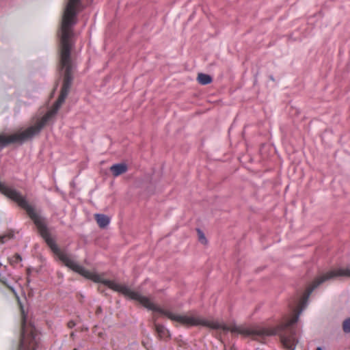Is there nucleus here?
<instances>
[{
    "instance_id": "1a4fd4ad",
    "label": "nucleus",
    "mask_w": 350,
    "mask_h": 350,
    "mask_svg": "<svg viewBox=\"0 0 350 350\" xmlns=\"http://www.w3.org/2000/svg\"><path fill=\"white\" fill-rule=\"evenodd\" d=\"M21 261H22L21 256L19 254H16L13 256L12 259L11 260V263L12 264H17Z\"/></svg>"
},
{
    "instance_id": "39448f33",
    "label": "nucleus",
    "mask_w": 350,
    "mask_h": 350,
    "mask_svg": "<svg viewBox=\"0 0 350 350\" xmlns=\"http://www.w3.org/2000/svg\"><path fill=\"white\" fill-rule=\"evenodd\" d=\"M155 329L158 334V336L161 338H166L170 337V332L166 327L162 325L156 324Z\"/></svg>"
},
{
    "instance_id": "423d86ee",
    "label": "nucleus",
    "mask_w": 350,
    "mask_h": 350,
    "mask_svg": "<svg viewBox=\"0 0 350 350\" xmlns=\"http://www.w3.org/2000/svg\"><path fill=\"white\" fill-rule=\"evenodd\" d=\"M197 79L201 85H207L212 82V77L209 75L204 73H199Z\"/></svg>"
},
{
    "instance_id": "9d476101",
    "label": "nucleus",
    "mask_w": 350,
    "mask_h": 350,
    "mask_svg": "<svg viewBox=\"0 0 350 350\" xmlns=\"http://www.w3.org/2000/svg\"><path fill=\"white\" fill-rule=\"evenodd\" d=\"M75 325V323L73 321H70L68 323V326L70 328H72Z\"/></svg>"
},
{
    "instance_id": "0eeeda50",
    "label": "nucleus",
    "mask_w": 350,
    "mask_h": 350,
    "mask_svg": "<svg viewBox=\"0 0 350 350\" xmlns=\"http://www.w3.org/2000/svg\"><path fill=\"white\" fill-rule=\"evenodd\" d=\"M342 330L345 333H350V317L342 322Z\"/></svg>"
},
{
    "instance_id": "f03ea898",
    "label": "nucleus",
    "mask_w": 350,
    "mask_h": 350,
    "mask_svg": "<svg viewBox=\"0 0 350 350\" xmlns=\"http://www.w3.org/2000/svg\"><path fill=\"white\" fill-rule=\"evenodd\" d=\"M40 340L39 334L31 325H27L23 311L22 333L18 350H36Z\"/></svg>"
},
{
    "instance_id": "6e6552de",
    "label": "nucleus",
    "mask_w": 350,
    "mask_h": 350,
    "mask_svg": "<svg viewBox=\"0 0 350 350\" xmlns=\"http://www.w3.org/2000/svg\"><path fill=\"white\" fill-rule=\"evenodd\" d=\"M198 239L202 243H206L207 240L202 230L198 229Z\"/></svg>"
},
{
    "instance_id": "f257e3e1",
    "label": "nucleus",
    "mask_w": 350,
    "mask_h": 350,
    "mask_svg": "<svg viewBox=\"0 0 350 350\" xmlns=\"http://www.w3.org/2000/svg\"><path fill=\"white\" fill-rule=\"evenodd\" d=\"M72 38H59L60 41V66L64 72V81L61 92L53 108L50 109L36 124L27 129L14 133L9 137L0 135V150L11 143L23 142L30 139L40 133L42 128L55 116L61 105L67 97L72 81V63L70 52L74 46ZM0 192L15 201L18 206L25 210L29 217L36 226L41 237L44 239L49 247L58 258L68 267L80 273L81 275L96 282L103 283L115 291L122 293V284L115 281L104 279L96 273L91 272L79 265L68 254L62 252L51 237L47 228L46 219L42 215V211L30 204L26 198L15 189L7 186L0 181Z\"/></svg>"
},
{
    "instance_id": "20e7f679",
    "label": "nucleus",
    "mask_w": 350,
    "mask_h": 350,
    "mask_svg": "<svg viewBox=\"0 0 350 350\" xmlns=\"http://www.w3.org/2000/svg\"><path fill=\"white\" fill-rule=\"evenodd\" d=\"M95 219L99 227L102 228L107 227L110 222V218L104 214H96Z\"/></svg>"
},
{
    "instance_id": "9b49d317",
    "label": "nucleus",
    "mask_w": 350,
    "mask_h": 350,
    "mask_svg": "<svg viewBox=\"0 0 350 350\" xmlns=\"http://www.w3.org/2000/svg\"><path fill=\"white\" fill-rule=\"evenodd\" d=\"M317 350H323L321 347H318Z\"/></svg>"
},
{
    "instance_id": "7ed1b4c3",
    "label": "nucleus",
    "mask_w": 350,
    "mask_h": 350,
    "mask_svg": "<svg viewBox=\"0 0 350 350\" xmlns=\"http://www.w3.org/2000/svg\"><path fill=\"white\" fill-rule=\"evenodd\" d=\"M128 170L127 165L125 163L114 164L110 167V171L114 176H118L125 173Z\"/></svg>"
}]
</instances>
